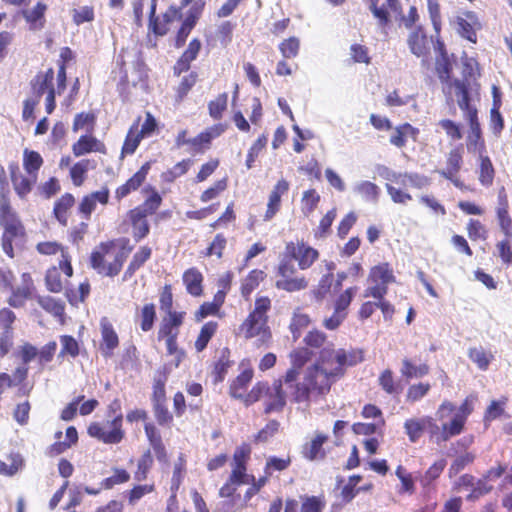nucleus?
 I'll return each instance as SVG.
<instances>
[{
  "mask_svg": "<svg viewBox=\"0 0 512 512\" xmlns=\"http://www.w3.org/2000/svg\"><path fill=\"white\" fill-rule=\"evenodd\" d=\"M331 363L321 351L318 361L306 370L303 381L295 386L294 400L297 403H308L311 397L326 395L332 384L342 377Z\"/></svg>",
  "mask_w": 512,
  "mask_h": 512,
  "instance_id": "obj_1",
  "label": "nucleus"
},
{
  "mask_svg": "<svg viewBox=\"0 0 512 512\" xmlns=\"http://www.w3.org/2000/svg\"><path fill=\"white\" fill-rule=\"evenodd\" d=\"M270 308L271 301L268 297L257 298L254 310L240 326V331L246 338H258V345H266L271 339V331L267 325V312Z\"/></svg>",
  "mask_w": 512,
  "mask_h": 512,
  "instance_id": "obj_2",
  "label": "nucleus"
},
{
  "mask_svg": "<svg viewBox=\"0 0 512 512\" xmlns=\"http://www.w3.org/2000/svg\"><path fill=\"white\" fill-rule=\"evenodd\" d=\"M0 225L4 232L2 235V249L10 258L14 257L13 243L22 242L25 231L16 212L12 209L9 199L2 196L0 199Z\"/></svg>",
  "mask_w": 512,
  "mask_h": 512,
  "instance_id": "obj_3",
  "label": "nucleus"
},
{
  "mask_svg": "<svg viewBox=\"0 0 512 512\" xmlns=\"http://www.w3.org/2000/svg\"><path fill=\"white\" fill-rule=\"evenodd\" d=\"M459 108L464 111L465 118L469 122L470 134L468 135L467 148L469 151H477L484 148L481 142V128L477 117V109L470 104L469 92L463 81L455 80L453 83Z\"/></svg>",
  "mask_w": 512,
  "mask_h": 512,
  "instance_id": "obj_4",
  "label": "nucleus"
},
{
  "mask_svg": "<svg viewBox=\"0 0 512 512\" xmlns=\"http://www.w3.org/2000/svg\"><path fill=\"white\" fill-rule=\"evenodd\" d=\"M88 434L106 444H117L124 437L122 430V414H117L112 420L104 424L92 423L88 427Z\"/></svg>",
  "mask_w": 512,
  "mask_h": 512,
  "instance_id": "obj_5",
  "label": "nucleus"
},
{
  "mask_svg": "<svg viewBox=\"0 0 512 512\" xmlns=\"http://www.w3.org/2000/svg\"><path fill=\"white\" fill-rule=\"evenodd\" d=\"M323 354L329 358L331 364L339 370L341 376L345 373V367L354 366L363 360V354L360 350L332 349L324 347Z\"/></svg>",
  "mask_w": 512,
  "mask_h": 512,
  "instance_id": "obj_6",
  "label": "nucleus"
},
{
  "mask_svg": "<svg viewBox=\"0 0 512 512\" xmlns=\"http://www.w3.org/2000/svg\"><path fill=\"white\" fill-rule=\"evenodd\" d=\"M425 431L430 435L431 440L437 444L448 441L451 437L459 435L458 423L456 422H443L439 426L431 417H424Z\"/></svg>",
  "mask_w": 512,
  "mask_h": 512,
  "instance_id": "obj_7",
  "label": "nucleus"
},
{
  "mask_svg": "<svg viewBox=\"0 0 512 512\" xmlns=\"http://www.w3.org/2000/svg\"><path fill=\"white\" fill-rule=\"evenodd\" d=\"M286 255L297 260L300 269L305 270L318 258V251L303 242L297 245L290 242L286 245Z\"/></svg>",
  "mask_w": 512,
  "mask_h": 512,
  "instance_id": "obj_8",
  "label": "nucleus"
},
{
  "mask_svg": "<svg viewBox=\"0 0 512 512\" xmlns=\"http://www.w3.org/2000/svg\"><path fill=\"white\" fill-rule=\"evenodd\" d=\"M101 335V353L104 357L109 358L113 355V350L119 345V339L117 333L113 329V326L106 318L101 320Z\"/></svg>",
  "mask_w": 512,
  "mask_h": 512,
  "instance_id": "obj_9",
  "label": "nucleus"
},
{
  "mask_svg": "<svg viewBox=\"0 0 512 512\" xmlns=\"http://www.w3.org/2000/svg\"><path fill=\"white\" fill-rule=\"evenodd\" d=\"M458 33L472 43H476V29L480 28V24L473 12H467L464 16L457 17Z\"/></svg>",
  "mask_w": 512,
  "mask_h": 512,
  "instance_id": "obj_10",
  "label": "nucleus"
},
{
  "mask_svg": "<svg viewBox=\"0 0 512 512\" xmlns=\"http://www.w3.org/2000/svg\"><path fill=\"white\" fill-rule=\"evenodd\" d=\"M391 130L392 134L389 142L397 148H403L406 145L408 138L415 141L419 133V130L409 123H404L394 128L392 127Z\"/></svg>",
  "mask_w": 512,
  "mask_h": 512,
  "instance_id": "obj_11",
  "label": "nucleus"
},
{
  "mask_svg": "<svg viewBox=\"0 0 512 512\" xmlns=\"http://www.w3.org/2000/svg\"><path fill=\"white\" fill-rule=\"evenodd\" d=\"M268 402L266 403L265 413L280 411L286 404L285 393L282 390V381L278 380L267 388Z\"/></svg>",
  "mask_w": 512,
  "mask_h": 512,
  "instance_id": "obj_12",
  "label": "nucleus"
},
{
  "mask_svg": "<svg viewBox=\"0 0 512 512\" xmlns=\"http://www.w3.org/2000/svg\"><path fill=\"white\" fill-rule=\"evenodd\" d=\"M72 151L76 157L85 155L92 151L105 154L106 147L95 137L84 135L81 136L75 144H73Z\"/></svg>",
  "mask_w": 512,
  "mask_h": 512,
  "instance_id": "obj_13",
  "label": "nucleus"
},
{
  "mask_svg": "<svg viewBox=\"0 0 512 512\" xmlns=\"http://www.w3.org/2000/svg\"><path fill=\"white\" fill-rule=\"evenodd\" d=\"M149 170L150 163L146 162L125 184L116 190V197L118 199L124 198L132 191L138 189L146 179Z\"/></svg>",
  "mask_w": 512,
  "mask_h": 512,
  "instance_id": "obj_14",
  "label": "nucleus"
},
{
  "mask_svg": "<svg viewBox=\"0 0 512 512\" xmlns=\"http://www.w3.org/2000/svg\"><path fill=\"white\" fill-rule=\"evenodd\" d=\"M288 189L289 183L284 179L279 180L274 186L269 196L267 211L265 213V220H270L279 210L281 196L285 194Z\"/></svg>",
  "mask_w": 512,
  "mask_h": 512,
  "instance_id": "obj_15",
  "label": "nucleus"
},
{
  "mask_svg": "<svg viewBox=\"0 0 512 512\" xmlns=\"http://www.w3.org/2000/svg\"><path fill=\"white\" fill-rule=\"evenodd\" d=\"M328 437L322 433H317L315 438L303 447V455L310 461L323 459L325 452L322 448L323 444L327 441Z\"/></svg>",
  "mask_w": 512,
  "mask_h": 512,
  "instance_id": "obj_16",
  "label": "nucleus"
},
{
  "mask_svg": "<svg viewBox=\"0 0 512 512\" xmlns=\"http://www.w3.org/2000/svg\"><path fill=\"white\" fill-rule=\"evenodd\" d=\"M37 177L36 176H24L14 170L11 172V181L15 192L20 198H25L32 190Z\"/></svg>",
  "mask_w": 512,
  "mask_h": 512,
  "instance_id": "obj_17",
  "label": "nucleus"
},
{
  "mask_svg": "<svg viewBox=\"0 0 512 512\" xmlns=\"http://www.w3.org/2000/svg\"><path fill=\"white\" fill-rule=\"evenodd\" d=\"M203 276L196 268H190L183 274V282L186 290L192 296H200L202 294Z\"/></svg>",
  "mask_w": 512,
  "mask_h": 512,
  "instance_id": "obj_18",
  "label": "nucleus"
},
{
  "mask_svg": "<svg viewBox=\"0 0 512 512\" xmlns=\"http://www.w3.org/2000/svg\"><path fill=\"white\" fill-rule=\"evenodd\" d=\"M167 317H164L162 320L161 327L158 332L159 338H162V335H166V332L177 333L178 328L182 325L184 319V312H170L166 313Z\"/></svg>",
  "mask_w": 512,
  "mask_h": 512,
  "instance_id": "obj_19",
  "label": "nucleus"
},
{
  "mask_svg": "<svg viewBox=\"0 0 512 512\" xmlns=\"http://www.w3.org/2000/svg\"><path fill=\"white\" fill-rule=\"evenodd\" d=\"M129 216L133 228V237L136 241H140L149 233V224L146 216L140 214L139 210H131Z\"/></svg>",
  "mask_w": 512,
  "mask_h": 512,
  "instance_id": "obj_20",
  "label": "nucleus"
},
{
  "mask_svg": "<svg viewBox=\"0 0 512 512\" xmlns=\"http://www.w3.org/2000/svg\"><path fill=\"white\" fill-rule=\"evenodd\" d=\"M46 8L47 7L45 4L39 2L32 9L22 11V15L25 18V20L28 23H30L31 30H38V29L43 28L44 23H43L42 19L44 17Z\"/></svg>",
  "mask_w": 512,
  "mask_h": 512,
  "instance_id": "obj_21",
  "label": "nucleus"
},
{
  "mask_svg": "<svg viewBox=\"0 0 512 512\" xmlns=\"http://www.w3.org/2000/svg\"><path fill=\"white\" fill-rule=\"evenodd\" d=\"M354 192L359 194L365 201L377 203L380 195L379 187L370 181H360L355 184Z\"/></svg>",
  "mask_w": 512,
  "mask_h": 512,
  "instance_id": "obj_22",
  "label": "nucleus"
},
{
  "mask_svg": "<svg viewBox=\"0 0 512 512\" xmlns=\"http://www.w3.org/2000/svg\"><path fill=\"white\" fill-rule=\"evenodd\" d=\"M54 78V72L52 69H49L43 75H37L32 81V89L35 94V99L40 100L41 96L49 91L52 87V81Z\"/></svg>",
  "mask_w": 512,
  "mask_h": 512,
  "instance_id": "obj_23",
  "label": "nucleus"
},
{
  "mask_svg": "<svg viewBox=\"0 0 512 512\" xmlns=\"http://www.w3.org/2000/svg\"><path fill=\"white\" fill-rule=\"evenodd\" d=\"M369 277L374 283L385 285V287L395 281L393 271L387 263L373 267Z\"/></svg>",
  "mask_w": 512,
  "mask_h": 512,
  "instance_id": "obj_24",
  "label": "nucleus"
},
{
  "mask_svg": "<svg viewBox=\"0 0 512 512\" xmlns=\"http://www.w3.org/2000/svg\"><path fill=\"white\" fill-rule=\"evenodd\" d=\"M75 199L72 194L63 195L54 206V215L56 219L64 226L67 225V211L74 205Z\"/></svg>",
  "mask_w": 512,
  "mask_h": 512,
  "instance_id": "obj_25",
  "label": "nucleus"
},
{
  "mask_svg": "<svg viewBox=\"0 0 512 512\" xmlns=\"http://www.w3.org/2000/svg\"><path fill=\"white\" fill-rule=\"evenodd\" d=\"M11 291V296L8 298L7 303L13 308H21L25 305L26 299L31 296V287L29 285H22L20 287L5 288Z\"/></svg>",
  "mask_w": 512,
  "mask_h": 512,
  "instance_id": "obj_26",
  "label": "nucleus"
},
{
  "mask_svg": "<svg viewBox=\"0 0 512 512\" xmlns=\"http://www.w3.org/2000/svg\"><path fill=\"white\" fill-rule=\"evenodd\" d=\"M462 155L459 149H453L449 152L447 158V166L445 169L439 170L438 173L444 178H451L461 169Z\"/></svg>",
  "mask_w": 512,
  "mask_h": 512,
  "instance_id": "obj_27",
  "label": "nucleus"
},
{
  "mask_svg": "<svg viewBox=\"0 0 512 512\" xmlns=\"http://www.w3.org/2000/svg\"><path fill=\"white\" fill-rule=\"evenodd\" d=\"M42 163L43 159L38 152L28 149L24 150L23 166L28 175L37 177V171L40 169Z\"/></svg>",
  "mask_w": 512,
  "mask_h": 512,
  "instance_id": "obj_28",
  "label": "nucleus"
},
{
  "mask_svg": "<svg viewBox=\"0 0 512 512\" xmlns=\"http://www.w3.org/2000/svg\"><path fill=\"white\" fill-rule=\"evenodd\" d=\"M400 372L403 377L410 378H421L428 374L429 367L426 364L415 365L409 359L405 358L402 360V367Z\"/></svg>",
  "mask_w": 512,
  "mask_h": 512,
  "instance_id": "obj_29",
  "label": "nucleus"
},
{
  "mask_svg": "<svg viewBox=\"0 0 512 512\" xmlns=\"http://www.w3.org/2000/svg\"><path fill=\"white\" fill-rule=\"evenodd\" d=\"M37 303L48 313L60 317L64 313V304L51 296H37Z\"/></svg>",
  "mask_w": 512,
  "mask_h": 512,
  "instance_id": "obj_30",
  "label": "nucleus"
},
{
  "mask_svg": "<svg viewBox=\"0 0 512 512\" xmlns=\"http://www.w3.org/2000/svg\"><path fill=\"white\" fill-rule=\"evenodd\" d=\"M408 46L415 56L422 57L427 54L428 47L426 37L418 31H413L408 37Z\"/></svg>",
  "mask_w": 512,
  "mask_h": 512,
  "instance_id": "obj_31",
  "label": "nucleus"
},
{
  "mask_svg": "<svg viewBox=\"0 0 512 512\" xmlns=\"http://www.w3.org/2000/svg\"><path fill=\"white\" fill-rule=\"evenodd\" d=\"M217 326V323L214 321L207 322L202 326L199 336L195 341V348L198 352H201L206 348L208 342L215 334Z\"/></svg>",
  "mask_w": 512,
  "mask_h": 512,
  "instance_id": "obj_32",
  "label": "nucleus"
},
{
  "mask_svg": "<svg viewBox=\"0 0 512 512\" xmlns=\"http://www.w3.org/2000/svg\"><path fill=\"white\" fill-rule=\"evenodd\" d=\"M264 279V272L261 270H252L243 280L241 285V293L244 297H248L251 292L258 287L259 283Z\"/></svg>",
  "mask_w": 512,
  "mask_h": 512,
  "instance_id": "obj_33",
  "label": "nucleus"
},
{
  "mask_svg": "<svg viewBox=\"0 0 512 512\" xmlns=\"http://www.w3.org/2000/svg\"><path fill=\"white\" fill-rule=\"evenodd\" d=\"M276 287L288 292L299 291L307 287V281L304 277H287L276 281Z\"/></svg>",
  "mask_w": 512,
  "mask_h": 512,
  "instance_id": "obj_34",
  "label": "nucleus"
},
{
  "mask_svg": "<svg viewBox=\"0 0 512 512\" xmlns=\"http://www.w3.org/2000/svg\"><path fill=\"white\" fill-rule=\"evenodd\" d=\"M404 428L411 442H416L425 431L424 417L420 419H408Z\"/></svg>",
  "mask_w": 512,
  "mask_h": 512,
  "instance_id": "obj_35",
  "label": "nucleus"
},
{
  "mask_svg": "<svg viewBox=\"0 0 512 512\" xmlns=\"http://www.w3.org/2000/svg\"><path fill=\"white\" fill-rule=\"evenodd\" d=\"M156 319L155 305L152 303L145 304L140 313V327L144 332H148L153 328Z\"/></svg>",
  "mask_w": 512,
  "mask_h": 512,
  "instance_id": "obj_36",
  "label": "nucleus"
},
{
  "mask_svg": "<svg viewBox=\"0 0 512 512\" xmlns=\"http://www.w3.org/2000/svg\"><path fill=\"white\" fill-rule=\"evenodd\" d=\"M253 372L252 370L243 371L231 384L230 386V395L236 399L244 398V393H237V388H241L245 390L246 386L252 380Z\"/></svg>",
  "mask_w": 512,
  "mask_h": 512,
  "instance_id": "obj_37",
  "label": "nucleus"
},
{
  "mask_svg": "<svg viewBox=\"0 0 512 512\" xmlns=\"http://www.w3.org/2000/svg\"><path fill=\"white\" fill-rule=\"evenodd\" d=\"M92 162L90 160H82L77 162L70 170L71 179L75 186H81L84 181V174L90 169L94 168V165H91Z\"/></svg>",
  "mask_w": 512,
  "mask_h": 512,
  "instance_id": "obj_38",
  "label": "nucleus"
},
{
  "mask_svg": "<svg viewBox=\"0 0 512 512\" xmlns=\"http://www.w3.org/2000/svg\"><path fill=\"white\" fill-rule=\"evenodd\" d=\"M398 178L400 179L399 183L401 185H410L418 189H421L429 184V179L426 176L417 173H399Z\"/></svg>",
  "mask_w": 512,
  "mask_h": 512,
  "instance_id": "obj_39",
  "label": "nucleus"
},
{
  "mask_svg": "<svg viewBox=\"0 0 512 512\" xmlns=\"http://www.w3.org/2000/svg\"><path fill=\"white\" fill-rule=\"evenodd\" d=\"M112 244H104L102 243L100 248L101 251H94L91 254L90 262L93 269L97 270L98 273L103 274L106 263H105V255L109 253Z\"/></svg>",
  "mask_w": 512,
  "mask_h": 512,
  "instance_id": "obj_40",
  "label": "nucleus"
},
{
  "mask_svg": "<svg viewBox=\"0 0 512 512\" xmlns=\"http://www.w3.org/2000/svg\"><path fill=\"white\" fill-rule=\"evenodd\" d=\"M500 200L503 201V205L497 209V217L499 220V225L502 231L506 236H510L512 234V221L508 214L507 201L505 196H499Z\"/></svg>",
  "mask_w": 512,
  "mask_h": 512,
  "instance_id": "obj_41",
  "label": "nucleus"
},
{
  "mask_svg": "<svg viewBox=\"0 0 512 512\" xmlns=\"http://www.w3.org/2000/svg\"><path fill=\"white\" fill-rule=\"evenodd\" d=\"M468 356L481 370L488 368L492 358V355H487L483 347L470 348Z\"/></svg>",
  "mask_w": 512,
  "mask_h": 512,
  "instance_id": "obj_42",
  "label": "nucleus"
},
{
  "mask_svg": "<svg viewBox=\"0 0 512 512\" xmlns=\"http://www.w3.org/2000/svg\"><path fill=\"white\" fill-rule=\"evenodd\" d=\"M472 410V400L466 398L462 405L459 407L458 411L452 417L451 422L458 423L459 433L462 432L466 419L471 414Z\"/></svg>",
  "mask_w": 512,
  "mask_h": 512,
  "instance_id": "obj_43",
  "label": "nucleus"
},
{
  "mask_svg": "<svg viewBox=\"0 0 512 512\" xmlns=\"http://www.w3.org/2000/svg\"><path fill=\"white\" fill-rule=\"evenodd\" d=\"M494 169L492 163L487 156L480 155V175L479 181L483 185H490L493 181Z\"/></svg>",
  "mask_w": 512,
  "mask_h": 512,
  "instance_id": "obj_44",
  "label": "nucleus"
},
{
  "mask_svg": "<svg viewBox=\"0 0 512 512\" xmlns=\"http://www.w3.org/2000/svg\"><path fill=\"white\" fill-rule=\"evenodd\" d=\"M507 402V398L503 397L499 401H492L491 404L486 409L485 415H484V422L487 425V423L501 417L504 414V406Z\"/></svg>",
  "mask_w": 512,
  "mask_h": 512,
  "instance_id": "obj_45",
  "label": "nucleus"
},
{
  "mask_svg": "<svg viewBox=\"0 0 512 512\" xmlns=\"http://www.w3.org/2000/svg\"><path fill=\"white\" fill-rule=\"evenodd\" d=\"M161 196L158 192H153L152 195L140 206L134 208L133 210H139L140 214L143 216L152 215L156 212L161 204Z\"/></svg>",
  "mask_w": 512,
  "mask_h": 512,
  "instance_id": "obj_46",
  "label": "nucleus"
},
{
  "mask_svg": "<svg viewBox=\"0 0 512 512\" xmlns=\"http://www.w3.org/2000/svg\"><path fill=\"white\" fill-rule=\"evenodd\" d=\"M310 322L308 315L306 314H294L290 323V331L292 333L293 341H297L301 336V330L306 328Z\"/></svg>",
  "mask_w": 512,
  "mask_h": 512,
  "instance_id": "obj_47",
  "label": "nucleus"
},
{
  "mask_svg": "<svg viewBox=\"0 0 512 512\" xmlns=\"http://www.w3.org/2000/svg\"><path fill=\"white\" fill-rule=\"evenodd\" d=\"M46 287L50 292L59 293L62 290L61 274L58 268H50L45 277Z\"/></svg>",
  "mask_w": 512,
  "mask_h": 512,
  "instance_id": "obj_48",
  "label": "nucleus"
},
{
  "mask_svg": "<svg viewBox=\"0 0 512 512\" xmlns=\"http://www.w3.org/2000/svg\"><path fill=\"white\" fill-rule=\"evenodd\" d=\"M228 95L226 93H222L218 95V97L210 101L208 104L209 114L214 119H220L222 117V113L225 111L227 107Z\"/></svg>",
  "mask_w": 512,
  "mask_h": 512,
  "instance_id": "obj_49",
  "label": "nucleus"
},
{
  "mask_svg": "<svg viewBox=\"0 0 512 512\" xmlns=\"http://www.w3.org/2000/svg\"><path fill=\"white\" fill-rule=\"evenodd\" d=\"M475 459V455L471 452H465L455 458L449 468L450 476L458 474L467 465L471 464Z\"/></svg>",
  "mask_w": 512,
  "mask_h": 512,
  "instance_id": "obj_50",
  "label": "nucleus"
},
{
  "mask_svg": "<svg viewBox=\"0 0 512 512\" xmlns=\"http://www.w3.org/2000/svg\"><path fill=\"white\" fill-rule=\"evenodd\" d=\"M229 480L240 486L254 481V476L246 473V466H233Z\"/></svg>",
  "mask_w": 512,
  "mask_h": 512,
  "instance_id": "obj_51",
  "label": "nucleus"
},
{
  "mask_svg": "<svg viewBox=\"0 0 512 512\" xmlns=\"http://www.w3.org/2000/svg\"><path fill=\"white\" fill-rule=\"evenodd\" d=\"M197 73L191 72L189 75H186L182 78L178 88H177V99L179 101L183 100L184 97L188 94L191 88L197 82Z\"/></svg>",
  "mask_w": 512,
  "mask_h": 512,
  "instance_id": "obj_52",
  "label": "nucleus"
},
{
  "mask_svg": "<svg viewBox=\"0 0 512 512\" xmlns=\"http://www.w3.org/2000/svg\"><path fill=\"white\" fill-rule=\"evenodd\" d=\"M156 4L157 0L150 1L149 25L156 35L163 36L167 33L168 29L166 28L165 24H160L158 22V18L155 16Z\"/></svg>",
  "mask_w": 512,
  "mask_h": 512,
  "instance_id": "obj_53",
  "label": "nucleus"
},
{
  "mask_svg": "<svg viewBox=\"0 0 512 512\" xmlns=\"http://www.w3.org/2000/svg\"><path fill=\"white\" fill-rule=\"evenodd\" d=\"M311 352L307 348H299L291 352L290 359L292 367L301 370V368L310 360Z\"/></svg>",
  "mask_w": 512,
  "mask_h": 512,
  "instance_id": "obj_54",
  "label": "nucleus"
},
{
  "mask_svg": "<svg viewBox=\"0 0 512 512\" xmlns=\"http://www.w3.org/2000/svg\"><path fill=\"white\" fill-rule=\"evenodd\" d=\"M497 249L499 252V257L501 258L504 264H511L512 262V234L510 236H506V239L500 241L497 244Z\"/></svg>",
  "mask_w": 512,
  "mask_h": 512,
  "instance_id": "obj_55",
  "label": "nucleus"
},
{
  "mask_svg": "<svg viewBox=\"0 0 512 512\" xmlns=\"http://www.w3.org/2000/svg\"><path fill=\"white\" fill-rule=\"evenodd\" d=\"M299 46V40L296 37H291L287 40H284L280 44L279 49L284 58H294L298 54Z\"/></svg>",
  "mask_w": 512,
  "mask_h": 512,
  "instance_id": "obj_56",
  "label": "nucleus"
},
{
  "mask_svg": "<svg viewBox=\"0 0 512 512\" xmlns=\"http://www.w3.org/2000/svg\"><path fill=\"white\" fill-rule=\"evenodd\" d=\"M130 476L126 470L123 469H115L114 475L102 480V487L104 489H111L117 484H121L127 482Z\"/></svg>",
  "mask_w": 512,
  "mask_h": 512,
  "instance_id": "obj_57",
  "label": "nucleus"
},
{
  "mask_svg": "<svg viewBox=\"0 0 512 512\" xmlns=\"http://www.w3.org/2000/svg\"><path fill=\"white\" fill-rule=\"evenodd\" d=\"M319 201L320 195L314 189L305 191L302 197L303 211L306 214H310L316 208Z\"/></svg>",
  "mask_w": 512,
  "mask_h": 512,
  "instance_id": "obj_58",
  "label": "nucleus"
},
{
  "mask_svg": "<svg viewBox=\"0 0 512 512\" xmlns=\"http://www.w3.org/2000/svg\"><path fill=\"white\" fill-rule=\"evenodd\" d=\"M62 349L60 355L69 354L72 357H76L79 353V345L77 341L69 335H63L60 338Z\"/></svg>",
  "mask_w": 512,
  "mask_h": 512,
  "instance_id": "obj_59",
  "label": "nucleus"
},
{
  "mask_svg": "<svg viewBox=\"0 0 512 512\" xmlns=\"http://www.w3.org/2000/svg\"><path fill=\"white\" fill-rule=\"evenodd\" d=\"M267 142L266 137L262 136L259 137L254 144L251 146V148L248 151L247 159H246V167L248 169H251L253 166V163L257 156L259 155L260 151L265 147Z\"/></svg>",
  "mask_w": 512,
  "mask_h": 512,
  "instance_id": "obj_60",
  "label": "nucleus"
},
{
  "mask_svg": "<svg viewBox=\"0 0 512 512\" xmlns=\"http://www.w3.org/2000/svg\"><path fill=\"white\" fill-rule=\"evenodd\" d=\"M438 125L445 131V133L453 140H460L462 133L458 124L449 119L440 120Z\"/></svg>",
  "mask_w": 512,
  "mask_h": 512,
  "instance_id": "obj_61",
  "label": "nucleus"
},
{
  "mask_svg": "<svg viewBox=\"0 0 512 512\" xmlns=\"http://www.w3.org/2000/svg\"><path fill=\"white\" fill-rule=\"evenodd\" d=\"M357 292L356 287H350L346 289L337 299L335 303V309L341 312H346V309L350 305L354 295Z\"/></svg>",
  "mask_w": 512,
  "mask_h": 512,
  "instance_id": "obj_62",
  "label": "nucleus"
},
{
  "mask_svg": "<svg viewBox=\"0 0 512 512\" xmlns=\"http://www.w3.org/2000/svg\"><path fill=\"white\" fill-rule=\"evenodd\" d=\"M189 166L190 160H182L181 162L174 165L172 169L165 172L163 177L167 181H173L181 175H184L187 172Z\"/></svg>",
  "mask_w": 512,
  "mask_h": 512,
  "instance_id": "obj_63",
  "label": "nucleus"
},
{
  "mask_svg": "<svg viewBox=\"0 0 512 512\" xmlns=\"http://www.w3.org/2000/svg\"><path fill=\"white\" fill-rule=\"evenodd\" d=\"M324 502L316 496L307 497L301 506V512H321Z\"/></svg>",
  "mask_w": 512,
  "mask_h": 512,
  "instance_id": "obj_64",
  "label": "nucleus"
}]
</instances>
